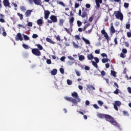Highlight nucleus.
<instances>
[{
    "mask_svg": "<svg viewBox=\"0 0 131 131\" xmlns=\"http://www.w3.org/2000/svg\"><path fill=\"white\" fill-rule=\"evenodd\" d=\"M28 26L30 27H32V23L29 21L27 24Z\"/></svg>",
    "mask_w": 131,
    "mask_h": 131,
    "instance_id": "obj_58",
    "label": "nucleus"
},
{
    "mask_svg": "<svg viewBox=\"0 0 131 131\" xmlns=\"http://www.w3.org/2000/svg\"><path fill=\"white\" fill-rule=\"evenodd\" d=\"M73 22H74V17H72L70 18L69 23L70 24L71 32H72V26H73Z\"/></svg>",
    "mask_w": 131,
    "mask_h": 131,
    "instance_id": "obj_11",
    "label": "nucleus"
},
{
    "mask_svg": "<svg viewBox=\"0 0 131 131\" xmlns=\"http://www.w3.org/2000/svg\"><path fill=\"white\" fill-rule=\"evenodd\" d=\"M72 97H73V98H75V99L77 100V102H80V98L78 97V94L76 92H74L73 93H72Z\"/></svg>",
    "mask_w": 131,
    "mask_h": 131,
    "instance_id": "obj_6",
    "label": "nucleus"
},
{
    "mask_svg": "<svg viewBox=\"0 0 131 131\" xmlns=\"http://www.w3.org/2000/svg\"><path fill=\"white\" fill-rule=\"evenodd\" d=\"M15 40L18 41V40H20L22 41L23 40V37H22V35H21V33H18L15 37Z\"/></svg>",
    "mask_w": 131,
    "mask_h": 131,
    "instance_id": "obj_8",
    "label": "nucleus"
},
{
    "mask_svg": "<svg viewBox=\"0 0 131 131\" xmlns=\"http://www.w3.org/2000/svg\"><path fill=\"white\" fill-rule=\"evenodd\" d=\"M82 40L85 42L86 45H90L91 42H90V40H88L87 39H85L84 37H82Z\"/></svg>",
    "mask_w": 131,
    "mask_h": 131,
    "instance_id": "obj_21",
    "label": "nucleus"
},
{
    "mask_svg": "<svg viewBox=\"0 0 131 131\" xmlns=\"http://www.w3.org/2000/svg\"><path fill=\"white\" fill-rule=\"evenodd\" d=\"M93 106L95 108V109H99L100 108V107H99L97 104H94Z\"/></svg>",
    "mask_w": 131,
    "mask_h": 131,
    "instance_id": "obj_56",
    "label": "nucleus"
},
{
    "mask_svg": "<svg viewBox=\"0 0 131 131\" xmlns=\"http://www.w3.org/2000/svg\"><path fill=\"white\" fill-rule=\"evenodd\" d=\"M88 27H89V24L85 25L83 28L84 31H85V30H86V28H88Z\"/></svg>",
    "mask_w": 131,
    "mask_h": 131,
    "instance_id": "obj_52",
    "label": "nucleus"
},
{
    "mask_svg": "<svg viewBox=\"0 0 131 131\" xmlns=\"http://www.w3.org/2000/svg\"><path fill=\"white\" fill-rule=\"evenodd\" d=\"M68 59H69L70 60H71V61H75V59H74V58H73L72 56H69L68 57Z\"/></svg>",
    "mask_w": 131,
    "mask_h": 131,
    "instance_id": "obj_47",
    "label": "nucleus"
},
{
    "mask_svg": "<svg viewBox=\"0 0 131 131\" xmlns=\"http://www.w3.org/2000/svg\"><path fill=\"white\" fill-rule=\"evenodd\" d=\"M129 28H130V24H129V23H128L126 25V29H129Z\"/></svg>",
    "mask_w": 131,
    "mask_h": 131,
    "instance_id": "obj_45",
    "label": "nucleus"
},
{
    "mask_svg": "<svg viewBox=\"0 0 131 131\" xmlns=\"http://www.w3.org/2000/svg\"><path fill=\"white\" fill-rule=\"evenodd\" d=\"M85 7L87 8V9H90V8H91V4H86L85 5Z\"/></svg>",
    "mask_w": 131,
    "mask_h": 131,
    "instance_id": "obj_60",
    "label": "nucleus"
},
{
    "mask_svg": "<svg viewBox=\"0 0 131 131\" xmlns=\"http://www.w3.org/2000/svg\"><path fill=\"white\" fill-rule=\"evenodd\" d=\"M50 14H51V12H50V11L49 10L44 11L45 19H46V20H48V19L49 18V16H50Z\"/></svg>",
    "mask_w": 131,
    "mask_h": 131,
    "instance_id": "obj_10",
    "label": "nucleus"
},
{
    "mask_svg": "<svg viewBox=\"0 0 131 131\" xmlns=\"http://www.w3.org/2000/svg\"><path fill=\"white\" fill-rule=\"evenodd\" d=\"M101 56H102V57H103V58H104V57H106V58H107V54H106V53H102L101 54Z\"/></svg>",
    "mask_w": 131,
    "mask_h": 131,
    "instance_id": "obj_53",
    "label": "nucleus"
},
{
    "mask_svg": "<svg viewBox=\"0 0 131 131\" xmlns=\"http://www.w3.org/2000/svg\"><path fill=\"white\" fill-rule=\"evenodd\" d=\"M32 37L33 38H37V37H38V35H37V34H33L32 35Z\"/></svg>",
    "mask_w": 131,
    "mask_h": 131,
    "instance_id": "obj_51",
    "label": "nucleus"
},
{
    "mask_svg": "<svg viewBox=\"0 0 131 131\" xmlns=\"http://www.w3.org/2000/svg\"><path fill=\"white\" fill-rule=\"evenodd\" d=\"M24 38L25 40H29V37L27 36V35H24Z\"/></svg>",
    "mask_w": 131,
    "mask_h": 131,
    "instance_id": "obj_44",
    "label": "nucleus"
},
{
    "mask_svg": "<svg viewBox=\"0 0 131 131\" xmlns=\"http://www.w3.org/2000/svg\"><path fill=\"white\" fill-rule=\"evenodd\" d=\"M85 59V57H84V56L83 55H80L79 56V61H83Z\"/></svg>",
    "mask_w": 131,
    "mask_h": 131,
    "instance_id": "obj_28",
    "label": "nucleus"
},
{
    "mask_svg": "<svg viewBox=\"0 0 131 131\" xmlns=\"http://www.w3.org/2000/svg\"><path fill=\"white\" fill-rule=\"evenodd\" d=\"M46 62L49 64H52V61L51 60V59H47Z\"/></svg>",
    "mask_w": 131,
    "mask_h": 131,
    "instance_id": "obj_59",
    "label": "nucleus"
},
{
    "mask_svg": "<svg viewBox=\"0 0 131 131\" xmlns=\"http://www.w3.org/2000/svg\"><path fill=\"white\" fill-rule=\"evenodd\" d=\"M114 42L115 43V45H118V42L117 41V38L116 37L114 38Z\"/></svg>",
    "mask_w": 131,
    "mask_h": 131,
    "instance_id": "obj_61",
    "label": "nucleus"
},
{
    "mask_svg": "<svg viewBox=\"0 0 131 131\" xmlns=\"http://www.w3.org/2000/svg\"><path fill=\"white\" fill-rule=\"evenodd\" d=\"M67 82L68 85H71V84H72V80H71L68 79Z\"/></svg>",
    "mask_w": 131,
    "mask_h": 131,
    "instance_id": "obj_35",
    "label": "nucleus"
},
{
    "mask_svg": "<svg viewBox=\"0 0 131 131\" xmlns=\"http://www.w3.org/2000/svg\"><path fill=\"white\" fill-rule=\"evenodd\" d=\"M95 3L96 4V8H100V4L103 3L102 0H95Z\"/></svg>",
    "mask_w": 131,
    "mask_h": 131,
    "instance_id": "obj_16",
    "label": "nucleus"
},
{
    "mask_svg": "<svg viewBox=\"0 0 131 131\" xmlns=\"http://www.w3.org/2000/svg\"><path fill=\"white\" fill-rule=\"evenodd\" d=\"M20 10H21L22 12H25V11H26V8L25 6H21Z\"/></svg>",
    "mask_w": 131,
    "mask_h": 131,
    "instance_id": "obj_34",
    "label": "nucleus"
},
{
    "mask_svg": "<svg viewBox=\"0 0 131 131\" xmlns=\"http://www.w3.org/2000/svg\"><path fill=\"white\" fill-rule=\"evenodd\" d=\"M77 24L78 27H80V26H81V25H82V23L81 21H80V20H77Z\"/></svg>",
    "mask_w": 131,
    "mask_h": 131,
    "instance_id": "obj_32",
    "label": "nucleus"
},
{
    "mask_svg": "<svg viewBox=\"0 0 131 131\" xmlns=\"http://www.w3.org/2000/svg\"><path fill=\"white\" fill-rule=\"evenodd\" d=\"M50 19H48L47 22L49 24H52V23H57L58 22V18L56 15H52L50 17Z\"/></svg>",
    "mask_w": 131,
    "mask_h": 131,
    "instance_id": "obj_3",
    "label": "nucleus"
},
{
    "mask_svg": "<svg viewBox=\"0 0 131 131\" xmlns=\"http://www.w3.org/2000/svg\"><path fill=\"white\" fill-rule=\"evenodd\" d=\"M46 41H48V42H50V43H51L52 45H56V42L53 41L50 38H46Z\"/></svg>",
    "mask_w": 131,
    "mask_h": 131,
    "instance_id": "obj_18",
    "label": "nucleus"
},
{
    "mask_svg": "<svg viewBox=\"0 0 131 131\" xmlns=\"http://www.w3.org/2000/svg\"><path fill=\"white\" fill-rule=\"evenodd\" d=\"M92 30H93V28H92L91 29L88 31H85V33H88V34H91V33H92Z\"/></svg>",
    "mask_w": 131,
    "mask_h": 131,
    "instance_id": "obj_48",
    "label": "nucleus"
},
{
    "mask_svg": "<svg viewBox=\"0 0 131 131\" xmlns=\"http://www.w3.org/2000/svg\"><path fill=\"white\" fill-rule=\"evenodd\" d=\"M23 47L24 49H25L26 50H28V49H30V47L25 43L23 44Z\"/></svg>",
    "mask_w": 131,
    "mask_h": 131,
    "instance_id": "obj_27",
    "label": "nucleus"
},
{
    "mask_svg": "<svg viewBox=\"0 0 131 131\" xmlns=\"http://www.w3.org/2000/svg\"><path fill=\"white\" fill-rule=\"evenodd\" d=\"M122 53H123V54H126V53H127V50L125 49H123Z\"/></svg>",
    "mask_w": 131,
    "mask_h": 131,
    "instance_id": "obj_62",
    "label": "nucleus"
},
{
    "mask_svg": "<svg viewBox=\"0 0 131 131\" xmlns=\"http://www.w3.org/2000/svg\"><path fill=\"white\" fill-rule=\"evenodd\" d=\"M114 14L115 15L116 19L118 20H120V21H123V14L120 11H115L114 12Z\"/></svg>",
    "mask_w": 131,
    "mask_h": 131,
    "instance_id": "obj_2",
    "label": "nucleus"
},
{
    "mask_svg": "<svg viewBox=\"0 0 131 131\" xmlns=\"http://www.w3.org/2000/svg\"><path fill=\"white\" fill-rule=\"evenodd\" d=\"M34 3L35 5H37V6H39L41 3V0H34Z\"/></svg>",
    "mask_w": 131,
    "mask_h": 131,
    "instance_id": "obj_20",
    "label": "nucleus"
},
{
    "mask_svg": "<svg viewBox=\"0 0 131 131\" xmlns=\"http://www.w3.org/2000/svg\"><path fill=\"white\" fill-rule=\"evenodd\" d=\"M59 71H60V73H61V74H64V69L60 68L59 69Z\"/></svg>",
    "mask_w": 131,
    "mask_h": 131,
    "instance_id": "obj_49",
    "label": "nucleus"
},
{
    "mask_svg": "<svg viewBox=\"0 0 131 131\" xmlns=\"http://www.w3.org/2000/svg\"><path fill=\"white\" fill-rule=\"evenodd\" d=\"M93 59H94L95 61V63H99V60L98 57H94Z\"/></svg>",
    "mask_w": 131,
    "mask_h": 131,
    "instance_id": "obj_50",
    "label": "nucleus"
},
{
    "mask_svg": "<svg viewBox=\"0 0 131 131\" xmlns=\"http://www.w3.org/2000/svg\"><path fill=\"white\" fill-rule=\"evenodd\" d=\"M88 11V9H84V8H82V15H81V17L82 18H85V17H88V13H86Z\"/></svg>",
    "mask_w": 131,
    "mask_h": 131,
    "instance_id": "obj_9",
    "label": "nucleus"
},
{
    "mask_svg": "<svg viewBox=\"0 0 131 131\" xmlns=\"http://www.w3.org/2000/svg\"><path fill=\"white\" fill-rule=\"evenodd\" d=\"M36 47H37L38 49L41 51V50H43V48H42V46L40 45V44H37L36 45Z\"/></svg>",
    "mask_w": 131,
    "mask_h": 131,
    "instance_id": "obj_29",
    "label": "nucleus"
},
{
    "mask_svg": "<svg viewBox=\"0 0 131 131\" xmlns=\"http://www.w3.org/2000/svg\"><path fill=\"white\" fill-rule=\"evenodd\" d=\"M64 22H65V20L64 19H59L58 25L59 26H63Z\"/></svg>",
    "mask_w": 131,
    "mask_h": 131,
    "instance_id": "obj_19",
    "label": "nucleus"
},
{
    "mask_svg": "<svg viewBox=\"0 0 131 131\" xmlns=\"http://www.w3.org/2000/svg\"><path fill=\"white\" fill-rule=\"evenodd\" d=\"M108 61H109V59H108V58H103L102 59V63H107Z\"/></svg>",
    "mask_w": 131,
    "mask_h": 131,
    "instance_id": "obj_36",
    "label": "nucleus"
},
{
    "mask_svg": "<svg viewBox=\"0 0 131 131\" xmlns=\"http://www.w3.org/2000/svg\"><path fill=\"white\" fill-rule=\"evenodd\" d=\"M17 14V16H18L19 17L20 19L23 20V14H20L19 12H18Z\"/></svg>",
    "mask_w": 131,
    "mask_h": 131,
    "instance_id": "obj_30",
    "label": "nucleus"
},
{
    "mask_svg": "<svg viewBox=\"0 0 131 131\" xmlns=\"http://www.w3.org/2000/svg\"><path fill=\"white\" fill-rule=\"evenodd\" d=\"M110 33L112 34H114L115 33V29L114 28V27L113 26V23H112L111 24V28L110 29Z\"/></svg>",
    "mask_w": 131,
    "mask_h": 131,
    "instance_id": "obj_13",
    "label": "nucleus"
},
{
    "mask_svg": "<svg viewBox=\"0 0 131 131\" xmlns=\"http://www.w3.org/2000/svg\"><path fill=\"white\" fill-rule=\"evenodd\" d=\"M79 7V4H78V3L75 4V8L76 9H77V8H78Z\"/></svg>",
    "mask_w": 131,
    "mask_h": 131,
    "instance_id": "obj_63",
    "label": "nucleus"
},
{
    "mask_svg": "<svg viewBox=\"0 0 131 131\" xmlns=\"http://www.w3.org/2000/svg\"><path fill=\"white\" fill-rule=\"evenodd\" d=\"M106 114H98L97 115V117L98 118H105Z\"/></svg>",
    "mask_w": 131,
    "mask_h": 131,
    "instance_id": "obj_17",
    "label": "nucleus"
},
{
    "mask_svg": "<svg viewBox=\"0 0 131 131\" xmlns=\"http://www.w3.org/2000/svg\"><path fill=\"white\" fill-rule=\"evenodd\" d=\"M42 19H43V18L41 17V18L37 20V24L39 26H41L42 24H43V20H42Z\"/></svg>",
    "mask_w": 131,
    "mask_h": 131,
    "instance_id": "obj_12",
    "label": "nucleus"
},
{
    "mask_svg": "<svg viewBox=\"0 0 131 131\" xmlns=\"http://www.w3.org/2000/svg\"><path fill=\"white\" fill-rule=\"evenodd\" d=\"M74 64V61H68V65L69 66H71L72 65H73Z\"/></svg>",
    "mask_w": 131,
    "mask_h": 131,
    "instance_id": "obj_33",
    "label": "nucleus"
},
{
    "mask_svg": "<svg viewBox=\"0 0 131 131\" xmlns=\"http://www.w3.org/2000/svg\"><path fill=\"white\" fill-rule=\"evenodd\" d=\"M101 74L102 76H105V75H106V72H105L104 71H102L101 72Z\"/></svg>",
    "mask_w": 131,
    "mask_h": 131,
    "instance_id": "obj_54",
    "label": "nucleus"
},
{
    "mask_svg": "<svg viewBox=\"0 0 131 131\" xmlns=\"http://www.w3.org/2000/svg\"><path fill=\"white\" fill-rule=\"evenodd\" d=\"M3 4L4 7H9V8H11L10 6V2H9V0H4Z\"/></svg>",
    "mask_w": 131,
    "mask_h": 131,
    "instance_id": "obj_14",
    "label": "nucleus"
},
{
    "mask_svg": "<svg viewBox=\"0 0 131 131\" xmlns=\"http://www.w3.org/2000/svg\"><path fill=\"white\" fill-rule=\"evenodd\" d=\"M31 13H32V10H28L25 12V15H26V17H30V15H31Z\"/></svg>",
    "mask_w": 131,
    "mask_h": 131,
    "instance_id": "obj_15",
    "label": "nucleus"
},
{
    "mask_svg": "<svg viewBox=\"0 0 131 131\" xmlns=\"http://www.w3.org/2000/svg\"><path fill=\"white\" fill-rule=\"evenodd\" d=\"M123 114L124 116H129L128 113H127V112L126 111H123Z\"/></svg>",
    "mask_w": 131,
    "mask_h": 131,
    "instance_id": "obj_40",
    "label": "nucleus"
},
{
    "mask_svg": "<svg viewBox=\"0 0 131 131\" xmlns=\"http://www.w3.org/2000/svg\"><path fill=\"white\" fill-rule=\"evenodd\" d=\"M111 75L113 76L114 77H116V72L115 71L111 70Z\"/></svg>",
    "mask_w": 131,
    "mask_h": 131,
    "instance_id": "obj_26",
    "label": "nucleus"
},
{
    "mask_svg": "<svg viewBox=\"0 0 131 131\" xmlns=\"http://www.w3.org/2000/svg\"><path fill=\"white\" fill-rule=\"evenodd\" d=\"M32 53L35 56H39L41 55V53L39 51V49L34 48L32 49Z\"/></svg>",
    "mask_w": 131,
    "mask_h": 131,
    "instance_id": "obj_4",
    "label": "nucleus"
},
{
    "mask_svg": "<svg viewBox=\"0 0 131 131\" xmlns=\"http://www.w3.org/2000/svg\"><path fill=\"white\" fill-rule=\"evenodd\" d=\"M76 40H80V37L78 35H76L75 36Z\"/></svg>",
    "mask_w": 131,
    "mask_h": 131,
    "instance_id": "obj_43",
    "label": "nucleus"
},
{
    "mask_svg": "<svg viewBox=\"0 0 131 131\" xmlns=\"http://www.w3.org/2000/svg\"><path fill=\"white\" fill-rule=\"evenodd\" d=\"M75 72L77 76H80V72H79L78 71L75 70Z\"/></svg>",
    "mask_w": 131,
    "mask_h": 131,
    "instance_id": "obj_46",
    "label": "nucleus"
},
{
    "mask_svg": "<svg viewBox=\"0 0 131 131\" xmlns=\"http://www.w3.org/2000/svg\"><path fill=\"white\" fill-rule=\"evenodd\" d=\"M87 88L88 89H89V90H92V91L96 90V89H95V87H94L93 85H88Z\"/></svg>",
    "mask_w": 131,
    "mask_h": 131,
    "instance_id": "obj_23",
    "label": "nucleus"
},
{
    "mask_svg": "<svg viewBox=\"0 0 131 131\" xmlns=\"http://www.w3.org/2000/svg\"><path fill=\"white\" fill-rule=\"evenodd\" d=\"M105 119L106 121H108L111 124H113V125H115V126H119V125L116 120L114 119V118L109 115L106 114L105 115Z\"/></svg>",
    "mask_w": 131,
    "mask_h": 131,
    "instance_id": "obj_1",
    "label": "nucleus"
},
{
    "mask_svg": "<svg viewBox=\"0 0 131 131\" xmlns=\"http://www.w3.org/2000/svg\"><path fill=\"white\" fill-rule=\"evenodd\" d=\"M129 6V4L127 3H125L124 4V8H125L126 9H127V8H128V6Z\"/></svg>",
    "mask_w": 131,
    "mask_h": 131,
    "instance_id": "obj_42",
    "label": "nucleus"
},
{
    "mask_svg": "<svg viewBox=\"0 0 131 131\" xmlns=\"http://www.w3.org/2000/svg\"><path fill=\"white\" fill-rule=\"evenodd\" d=\"M101 34L104 35V37L106 39L107 41H109V36L108 35V34L107 32H106V31L105 30H101Z\"/></svg>",
    "mask_w": 131,
    "mask_h": 131,
    "instance_id": "obj_7",
    "label": "nucleus"
},
{
    "mask_svg": "<svg viewBox=\"0 0 131 131\" xmlns=\"http://www.w3.org/2000/svg\"><path fill=\"white\" fill-rule=\"evenodd\" d=\"M114 94H115V95H118V94H119V89L117 88L116 90L114 92Z\"/></svg>",
    "mask_w": 131,
    "mask_h": 131,
    "instance_id": "obj_37",
    "label": "nucleus"
},
{
    "mask_svg": "<svg viewBox=\"0 0 131 131\" xmlns=\"http://www.w3.org/2000/svg\"><path fill=\"white\" fill-rule=\"evenodd\" d=\"M58 4H59V5H61V6H62V7H65V4H64V3H63L62 2H59V3H58Z\"/></svg>",
    "mask_w": 131,
    "mask_h": 131,
    "instance_id": "obj_57",
    "label": "nucleus"
},
{
    "mask_svg": "<svg viewBox=\"0 0 131 131\" xmlns=\"http://www.w3.org/2000/svg\"><path fill=\"white\" fill-rule=\"evenodd\" d=\"M65 59H66V57H65V56H62L60 58V60L61 62H63V61H65Z\"/></svg>",
    "mask_w": 131,
    "mask_h": 131,
    "instance_id": "obj_55",
    "label": "nucleus"
},
{
    "mask_svg": "<svg viewBox=\"0 0 131 131\" xmlns=\"http://www.w3.org/2000/svg\"><path fill=\"white\" fill-rule=\"evenodd\" d=\"M127 90H128V92L129 94H131V88L130 87H128L127 88Z\"/></svg>",
    "mask_w": 131,
    "mask_h": 131,
    "instance_id": "obj_64",
    "label": "nucleus"
},
{
    "mask_svg": "<svg viewBox=\"0 0 131 131\" xmlns=\"http://www.w3.org/2000/svg\"><path fill=\"white\" fill-rule=\"evenodd\" d=\"M65 100H67V101H69V102H71L74 105L76 106L77 105V101L75 99H73L72 97H64Z\"/></svg>",
    "mask_w": 131,
    "mask_h": 131,
    "instance_id": "obj_5",
    "label": "nucleus"
},
{
    "mask_svg": "<svg viewBox=\"0 0 131 131\" xmlns=\"http://www.w3.org/2000/svg\"><path fill=\"white\" fill-rule=\"evenodd\" d=\"M98 104L99 105V106H103V104H104V103L101 100H98Z\"/></svg>",
    "mask_w": 131,
    "mask_h": 131,
    "instance_id": "obj_39",
    "label": "nucleus"
},
{
    "mask_svg": "<svg viewBox=\"0 0 131 131\" xmlns=\"http://www.w3.org/2000/svg\"><path fill=\"white\" fill-rule=\"evenodd\" d=\"M115 105L117 106H120V105H121V102L119 101H116L115 102Z\"/></svg>",
    "mask_w": 131,
    "mask_h": 131,
    "instance_id": "obj_31",
    "label": "nucleus"
},
{
    "mask_svg": "<svg viewBox=\"0 0 131 131\" xmlns=\"http://www.w3.org/2000/svg\"><path fill=\"white\" fill-rule=\"evenodd\" d=\"M87 58L88 59V60H93L94 59V55H93V54H88L87 55Z\"/></svg>",
    "mask_w": 131,
    "mask_h": 131,
    "instance_id": "obj_22",
    "label": "nucleus"
},
{
    "mask_svg": "<svg viewBox=\"0 0 131 131\" xmlns=\"http://www.w3.org/2000/svg\"><path fill=\"white\" fill-rule=\"evenodd\" d=\"M3 33L2 35H3V36H7V32H6V30H5L4 28H3Z\"/></svg>",
    "mask_w": 131,
    "mask_h": 131,
    "instance_id": "obj_38",
    "label": "nucleus"
},
{
    "mask_svg": "<svg viewBox=\"0 0 131 131\" xmlns=\"http://www.w3.org/2000/svg\"><path fill=\"white\" fill-rule=\"evenodd\" d=\"M91 62L92 63V65H93V66L95 67V68H98V63H96V62H95V61L92 60H91Z\"/></svg>",
    "mask_w": 131,
    "mask_h": 131,
    "instance_id": "obj_25",
    "label": "nucleus"
},
{
    "mask_svg": "<svg viewBox=\"0 0 131 131\" xmlns=\"http://www.w3.org/2000/svg\"><path fill=\"white\" fill-rule=\"evenodd\" d=\"M64 30H66V32H67L68 34L71 35V32H70V30L69 29L67 28H64Z\"/></svg>",
    "mask_w": 131,
    "mask_h": 131,
    "instance_id": "obj_41",
    "label": "nucleus"
},
{
    "mask_svg": "<svg viewBox=\"0 0 131 131\" xmlns=\"http://www.w3.org/2000/svg\"><path fill=\"white\" fill-rule=\"evenodd\" d=\"M57 69H54L51 71V74L52 75H56V74H57Z\"/></svg>",
    "mask_w": 131,
    "mask_h": 131,
    "instance_id": "obj_24",
    "label": "nucleus"
}]
</instances>
